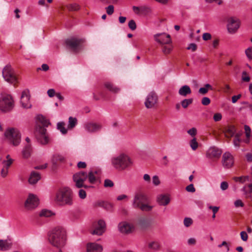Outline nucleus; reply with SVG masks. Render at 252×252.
I'll return each instance as SVG.
<instances>
[{
    "mask_svg": "<svg viewBox=\"0 0 252 252\" xmlns=\"http://www.w3.org/2000/svg\"><path fill=\"white\" fill-rule=\"evenodd\" d=\"M113 167L118 171H123L130 168L133 165V160L127 155L122 153L114 157L111 160Z\"/></svg>",
    "mask_w": 252,
    "mask_h": 252,
    "instance_id": "4",
    "label": "nucleus"
},
{
    "mask_svg": "<svg viewBox=\"0 0 252 252\" xmlns=\"http://www.w3.org/2000/svg\"><path fill=\"white\" fill-rule=\"evenodd\" d=\"M184 225L186 227L190 226L193 223V220L190 218H185L183 221Z\"/></svg>",
    "mask_w": 252,
    "mask_h": 252,
    "instance_id": "42",
    "label": "nucleus"
},
{
    "mask_svg": "<svg viewBox=\"0 0 252 252\" xmlns=\"http://www.w3.org/2000/svg\"><path fill=\"white\" fill-rule=\"evenodd\" d=\"M132 205L134 208L139 209L143 212H150L153 208L150 204L149 197L142 191H138L134 194Z\"/></svg>",
    "mask_w": 252,
    "mask_h": 252,
    "instance_id": "2",
    "label": "nucleus"
},
{
    "mask_svg": "<svg viewBox=\"0 0 252 252\" xmlns=\"http://www.w3.org/2000/svg\"><path fill=\"white\" fill-rule=\"evenodd\" d=\"M222 119V115L220 113H215L213 116V119L215 122H219Z\"/></svg>",
    "mask_w": 252,
    "mask_h": 252,
    "instance_id": "54",
    "label": "nucleus"
},
{
    "mask_svg": "<svg viewBox=\"0 0 252 252\" xmlns=\"http://www.w3.org/2000/svg\"><path fill=\"white\" fill-rule=\"evenodd\" d=\"M221 153L222 151L221 150L216 147H212L207 151L206 156L207 158L213 161H216L220 158Z\"/></svg>",
    "mask_w": 252,
    "mask_h": 252,
    "instance_id": "15",
    "label": "nucleus"
},
{
    "mask_svg": "<svg viewBox=\"0 0 252 252\" xmlns=\"http://www.w3.org/2000/svg\"><path fill=\"white\" fill-rule=\"evenodd\" d=\"M114 183L109 179H105L104 182V186L105 188H111L113 187Z\"/></svg>",
    "mask_w": 252,
    "mask_h": 252,
    "instance_id": "48",
    "label": "nucleus"
},
{
    "mask_svg": "<svg viewBox=\"0 0 252 252\" xmlns=\"http://www.w3.org/2000/svg\"><path fill=\"white\" fill-rule=\"evenodd\" d=\"M157 201L159 205L166 206L170 203V199L168 195L161 194L157 196Z\"/></svg>",
    "mask_w": 252,
    "mask_h": 252,
    "instance_id": "25",
    "label": "nucleus"
},
{
    "mask_svg": "<svg viewBox=\"0 0 252 252\" xmlns=\"http://www.w3.org/2000/svg\"><path fill=\"white\" fill-rule=\"evenodd\" d=\"M54 215L55 214L51 211L46 209L42 210L39 213V216L41 217H50Z\"/></svg>",
    "mask_w": 252,
    "mask_h": 252,
    "instance_id": "39",
    "label": "nucleus"
},
{
    "mask_svg": "<svg viewBox=\"0 0 252 252\" xmlns=\"http://www.w3.org/2000/svg\"><path fill=\"white\" fill-rule=\"evenodd\" d=\"M102 246L97 243L90 242L86 245L87 252H102Z\"/></svg>",
    "mask_w": 252,
    "mask_h": 252,
    "instance_id": "23",
    "label": "nucleus"
},
{
    "mask_svg": "<svg viewBox=\"0 0 252 252\" xmlns=\"http://www.w3.org/2000/svg\"><path fill=\"white\" fill-rule=\"evenodd\" d=\"M186 190L188 192H194L195 191V189L194 187V186L193 184H190L189 186H187L186 188Z\"/></svg>",
    "mask_w": 252,
    "mask_h": 252,
    "instance_id": "53",
    "label": "nucleus"
},
{
    "mask_svg": "<svg viewBox=\"0 0 252 252\" xmlns=\"http://www.w3.org/2000/svg\"><path fill=\"white\" fill-rule=\"evenodd\" d=\"M79 196L80 198L85 199L86 197V191L82 189H80L79 190Z\"/></svg>",
    "mask_w": 252,
    "mask_h": 252,
    "instance_id": "59",
    "label": "nucleus"
},
{
    "mask_svg": "<svg viewBox=\"0 0 252 252\" xmlns=\"http://www.w3.org/2000/svg\"><path fill=\"white\" fill-rule=\"evenodd\" d=\"M208 208L210 210H212L213 212V215H212V218L215 219L216 218V214L218 212L219 210V207L217 206H213L211 205H210L208 206Z\"/></svg>",
    "mask_w": 252,
    "mask_h": 252,
    "instance_id": "44",
    "label": "nucleus"
},
{
    "mask_svg": "<svg viewBox=\"0 0 252 252\" xmlns=\"http://www.w3.org/2000/svg\"><path fill=\"white\" fill-rule=\"evenodd\" d=\"M222 164L224 167L231 168L234 164V159L232 155L229 153H225L222 155Z\"/></svg>",
    "mask_w": 252,
    "mask_h": 252,
    "instance_id": "20",
    "label": "nucleus"
},
{
    "mask_svg": "<svg viewBox=\"0 0 252 252\" xmlns=\"http://www.w3.org/2000/svg\"><path fill=\"white\" fill-rule=\"evenodd\" d=\"M88 178L89 179V181L90 183L94 184L97 178H98L97 176L94 174L93 171H91L88 174Z\"/></svg>",
    "mask_w": 252,
    "mask_h": 252,
    "instance_id": "38",
    "label": "nucleus"
},
{
    "mask_svg": "<svg viewBox=\"0 0 252 252\" xmlns=\"http://www.w3.org/2000/svg\"><path fill=\"white\" fill-rule=\"evenodd\" d=\"M2 77L7 82L13 85L15 87L18 85V77L16 75L11 65L7 64L3 68Z\"/></svg>",
    "mask_w": 252,
    "mask_h": 252,
    "instance_id": "7",
    "label": "nucleus"
},
{
    "mask_svg": "<svg viewBox=\"0 0 252 252\" xmlns=\"http://www.w3.org/2000/svg\"><path fill=\"white\" fill-rule=\"evenodd\" d=\"M132 9L134 13L137 15L143 14L146 15L151 12L150 8L146 6H141L139 7L133 6Z\"/></svg>",
    "mask_w": 252,
    "mask_h": 252,
    "instance_id": "24",
    "label": "nucleus"
},
{
    "mask_svg": "<svg viewBox=\"0 0 252 252\" xmlns=\"http://www.w3.org/2000/svg\"><path fill=\"white\" fill-rule=\"evenodd\" d=\"M94 207H101L107 211H111L113 209V205L112 204L107 202L97 201L94 203Z\"/></svg>",
    "mask_w": 252,
    "mask_h": 252,
    "instance_id": "26",
    "label": "nucleus"
},
{
    "mask_svg": "<svg viewBox=\"0 0 252 252\" xmlns=\"http://www.w3.org/2000/svg\"><path fill=\"white\" fill-rule=\"evenodd\" d=\"M85 131L88 133H94L100 131L102 126L100 123L93 122H87L83 125Z\"/></svg>",
    "mask_w": 252,
    "mask_h": 252,
    "instance_id": "13",
    "label": "nucleus"
},
{
    "mask_svg": "<svg viewBox=\"0 0 252 252\" xmlns=\"http://www.w3.org/2000/svg\"><path fill=\"white\" fill-rule=\"evenodd\" d=\"M30 94L29 90H25L22 93L21 97V104L22 107L25 109L31 108L32 106L30 101Z\"/></svg>",
    "mask_w": 252,
    "mask_h": 252,
    "instance_id": "18",
    "label": "nucleus"
},
{
    "mask_svg": "<svg viewBox=\"0 0 252 252\" xmlns=\"http://www.w3.org/2000/svg\"><path fill=\"white\" fill-rule=\"evenodd\" d=\"M241 238L244 241H247L248 240V234L245 231H242L240 233Z\"/></svg>",
    "mask_w": 252,
    "mask_h": 252,
    "instance_id": "61",
    "label": "nucleus"
},
{
    "mask_svg": "<svg viewBox=\"0 0 252 252\" xmlns=\"http://www.w3.org/2000/svg\"><path fill=\"white\" fill-rule=\"evenodd\" d=\"M32 148L31 144H25L22 152V157L25 159L29 158L32 155Z\"/></svg>",
    "mask_w": 252,
    "mask_h": 252,
    "instance_id": "28",
    "label": "nucleus"
},
{
    "mask_svg": "<svg viewBox=\"0 0 252 252\" xmlns=\"http://www.w3.org/2000/svg\"><path fill=\"white\" fill-rule=\"evenodd\" d=\"M209 90H213V88L211 85L206 84L204 87L200 88L199 89L198 92L199 94L204 95L208 93Z\"/></svg>",
    "mask_w": 252,
    "mask_h": 252,
    "instance_id": "35",
    "label": "nucleus"
},
{
    "mask_svg": "<svg viewBox=\"0 0 252 252\" xmlns=\"http://www.w3.org/2000/svg\"><path fill=\"white\" fill-rule=\"evenodd\" d=\"M212 38V35L210 33L205 32L202 35V38L205 41L210 40Z\"/></svg>",
    "mask_w": 252,
    "mask_h": 252,
    "instance_id": "56",
    "label": "nucleus"
},
{
    "mask_svg": "<svg viewBox=\"0 0 252 252\" xmlns=\"http://www.w3.org/2000/svg\"><path fill=\"white\" fill-rule=\"evenodd\" d=\"M38 204V199L33 194H30L24 203V207L27 210H32L35 208Z\"/></svg>",
    "mask_w": 252,
    "mask_h": 252,
    "instance_id": "14",
    "label": "nucleus"
},
{
    "mask_svg": "<svg viewBox=\"0 0 252 252\" xmlns=\"http://www.w3.org/2000/svg\"><path fill=\"white\" fill-rule=\"evenodd\" d=\"M65 124L64 122H61L57 124V129L60 130L63 134H65L67 132V130L65 127Z\"/></svg>",
    "mask_w": 252,
    "mask_h": 252,
    "instance_id": "36",
    "label": "nucleus"
},
{
    "mask_svg": "<svg viewBox=\"0 0 252 252\" xmlns=\"http://www.w3.org/2000/svg\"><path fill=\"white\" fill-rule=\"evenodd\" d=\"M13 162V159H9L8 160H4L2 161V164H3V167L7 168L9 169V168Z\"/></svg>",
    "mask_w": 252,
    "mask_h": 252,
    "instance_id": "46",
    "label": "nucleus"
},
{
    "mask_svg": "<svg viewBox=\"0 0 252 252\" xmlns=\"http://www.w3.org/2000/svg\"><path fill=\"white\" fill-rule=\"evenodd\" d=\"M88 178V174L84 171H80L76 173L73 176V181L75 183V186L78 188L84 187L87 188V186L84 185V181Z\"/></svg>",
    "mask_w": 252,
    "mask_h": 252,
    "instance_id": "11",
    "label": "nucleus"
},
{
    "mask_svg": "<svg viewBox=\"0 0 252 252\" xmlns=\"http://www.w3.org/2000/svg\"><path fill=\"white\" fill-rule=\"evenodd\" d=\"M12 246V242L9 240H0V251H5L9 250Z\"/></svg>",
    "mask_w": 252,
    "mask_h": 252,
    "instance_id": "29",
    "label": "nucleus"
},
{
    "mask_svg": "<svg viewBox=\"0 0 252 252\" xmlns=\"http://www.w3.org/2000/svg\"><path fill=\"white\" fill-rule=\"evenodd\" d=\"M198 143L195 138H193L190 142V146L192 150L195 151L198 148Z\"/></svg>",
    "mask_w": 252,
    "mask_h": 252,
    "instance_id": "43",
    "label": "nucleus"
},
{
    "mask_svg": "<svg viewBox=\"0 0 252 252\" xmlns=\"http://www.w3.org/2000/svg\"><path fill=\"white\" fill-rule=\"evenodd\" d=\"M5 136L8 138L14 146L18 145L21 142V135L18 129L9 127L4 133Z\"/></svg>",
    "mask_w": 252,
    "mask_h": 252,
    "instance_id": "9",
    "label": "nucleus"
},
{
    "mask_svg": "<svg viewBox=\"0 0 252 252\" xmlns=\"http://www.w3.org/2000/svg\"><path fill=\"white\" fill-rule=\"evenodd\" d=\"M154 40L161 46L163 53L167 55L169 54L173 49V45L171 36L165 32L155 34L154 35Z\"/></svg>",
    "mask_w": 252,
    "mask_h": 252,
    "instance_id": "5",
    "label": "nucleus"
},
{
    "mask_svg": "<svg viewBox=\"0 0 252 252\" xmlns=\"http://www.w3.org/2000/svg\"><path fill=\"white\" fill-rule=\"evenodd\" d=\"M205 1H206V2L208 3H212L214 2H216L219 5L222 4L223 3L222 0H205Z\"/></svg>",
    "mask_w": 252,
    "mask_h": 252,
    "instance_id": "55",
    "label": "nucleus"
},
{
    "mask_svg": "<svg viewBox=\"0 0 252 252\" xmlns=\"http://www.w3.org/2000/svg\"><path fill=\"white\" fill-rule=\"evenodd\" d=\"M67 8L69 11H77L80 9V6L77 3H72L68 5Z\"/></svg>",
    "mask_w": 252,
    "mask_h": 252,
    "instance_id": "41",
    "label": "nucleus"
},
{
    "mask_svg": "<svg viewBox=\"0 0 252 252\" xmlns=\"http://www.w3.org/2000/svg\"><path fill=\"white\" fill-rule=\"evenodd\" d=\"M158 101V96L156 93L154 92H150L147 95L145 105L147 108H152L155 106Z\"/></svg>",
    "mask_w": 252,
    "mask_h": 252,
    "instance_id": "16",
    "label": "nucleus"
},
{
    "mask_svg": "<svg viewBox=\"0 0 252 252\" xmlns=\"http://www.w3.org/2000/svg\"><path fill=\"white\" fill-rule=\"evenodd\" d=\"M220 131L224 134L226 138L230 140L234 135L236 129L234 126L229 125L222 126L220 129Z\"/></svg>",
    "mask_w": 252,
    "mask_h": 252,
    "instance_id": "19",
    "label": "nucleus"
},
{
    "mask_svg": "<svg viewBox=\"0 0 252 252\" xmlns=\"http://www.w3.org/2000/svg\"><path fill=\"white\" fill-rule=\"evenodd\" d=\"M197 130L194 127L191 128L188 131V133L191 136H194L196 134Z\"/></svg>",
    "mask_w": 252,
    "mask_h": 252,
    "instance_id": "62",
    "label": "nucleus"
},
{
    "mask_svg": "<svg viewBox=\"0 0 252 252\" xmlns=\"http://www.w3.org/2000/svg\"><path fill=\"white\" fill-rule=\"evenodd\" d=\"M36 119L38 122L36 127V138L41 144H47L49 142L50 139L45 127H47L50 125V123L48 120L42 115L37 116Z\"/></svg>",
    "mask_w": 252,
    "mask_h": 252,
    "instance_id": "3",
    "label": "nucleus"
},
{
    "mask_svg": "<svg viewBox=\"0 0 252 252\" xmlns=\"http://www.w3.org/2000/svg\"><path fill=\"white\" fill-rule=\"evenodd\" d=\"M9 169L4 167H2L0 171V175L2 178H5L8 173Z\"/></svg>",
    "mask_w": 252,
    "mask_h": 252,
    "instance_id": "51",
    "label": "nucleus"
},
{
    "mask_svg": "<svg viewBox=\"0 0 252 252\" xmlns=\"http://www.w3.org/2000/svg\"><path fill=\"white\" fill-rule=\"evenodd\" d=\"M104 86L108 90L114 93H118L120 90L119 88L116 87L110 82L105 83Z\"/></svg>",
    "mask_w": 252,
    "mask_h": 252,
    "instance_id": "32",
    "label": "nucleus"
},
{
    "mask_svg": "<svg viewBox=\"0 0 252 252\" xmlns=\"http://www.w3.org/2000/svg\"><path fill=\"white\" fill-rule=\"evenodd\" d=\"M118 228L121 233L129 234L132 232L134 229V226L127 222L123 221L119 224Z\"/></svg>",
    "mask_w": 252,
    "mask_h": 252,
    "instance_id": "21",
    "label": "nucleus"
},
{
    "mask_svg": "<svg viewBox=\"0 0 252 252\" xmlns=\"http://www.w3.org/2000/svg\"><path fill=\"white\" fill-rule=\"evenodd\" d=\"M128 27L131 30H135L136 28V25L133 20H131L128 23Z\"/></svg>",
    "mask_w": 252,
    "mask_h": 252,
    "instance_id": "52",
    "label": "nucleus"
},
{
    "mask_svg": "<svg viewBox=\"0 0 252 252\" xmlns=\"http://www.w3.org/2000/svg\"><path fill=\"white\" fill-rule=\"evenodd\" d=\"M220 188L222 190H225L228 188V184L227 182L223 181L221 183Z\"/></svg>",
    "mask_w": 252,
    "mask_h": 252,
    "instance_id": "58",
    "label": "nucleus"
},
{
    "mask_svg": "<svg viewBox=\"0 0 252 252\" xmlns=\"http://www.w3.org/2000/svg\"><path fill=\"white\" fill-rule=\"evenodd\" d=\"M48 240L53 247L61 249L66 244V231L62 226H57L51 230L48 234Z\"/></svg>",
    "mask_w": 252,
    "mask_h": 252,
    "instance_id": "1",
    "label": "nucleus"
},
{
    "mask_svg": "<svg viewBox=\"0 0 252 252\" xmlns=\"http://www.w3.org/2000/svg\"><path fill=\"white\" fill-rule=\"evenodd\" d=\"M94 230L92 233L98 236L102 235L106 228V224L102 220H100L93 224Z\"/></svg>",
    "mask_w": 252,
    "mask_h": 252,
    "instance_id": "17",
    "label": "nucleus"
},
{
    "mask_svg": "<svg viewBox=\"0 0 252 252\" xmlns=\"http://www.w3.org/2000/svg\"><path fill=\"white\" fill-rule=\"evenodd\" d=\"M178 93L181 96H186L191 93V91L189 86L184 85L180 88L179 90Z\"/></svg>",
    "mask_w": 252,
    "mask_h": 252,
    "instance_id": "31",
    "label": "nucleus"
},
{
    "mask_svg": "<svg viewBox=\"0 0 252 252\" xmlns=\"http://www.w3.org/2000/svg\"><path fill=\"white\" fill-rule=\"evenodd\" d=\"M64 161V158L63 156L58 154L53 155L51 159L52 170L53 171L55 170L57 168L59 163L63 162Z\"/></svg>",
    "mask_w": 252,
    "mask_h": 252,
    "instance_id": "22",
    "label": "nucleus"
},
{
    "mask_svg": "<svg viewBox=\"0 0 252 252\" xmlns=\"http://www.w3.org/2000/svg\"><path fill=\"white\" fill-rule=\"evenodd\" d=\"M137 224L142 228H146L151 225V220L147 217H141L137 220Z\"/></svg>",
    "mask_w": 252,
    "mask_h": 252,
    "instance_id": "27",
    "label": "nucleus"
},
{
    "mask_svg": "<svg viewBox=\"0 0 252 252\" xmlns=\"http://www.w3.org/2000/svg\"><path fill=\"white\" fill-rule=\"evenodd\" d=\"M245 53L248 57V58L250 60L252 59V47H249L245 51Z\"/></svg>",
    "mask_w": 252,
    "mask_h": 252,
    "instance_id": "49",
    "label": "nucleus"
},
{
    "mask_svg": "<svg viewBox=\"0 0 252 252\" xmlns=\"http://www.w3.org/2000/svg\"><path fill=\"white\" fill-rule=\"evenodd\" d=\"M192 101L193 100L191 98L185 99L181 101V104L184 108H187L189 105L192 103Z\"/></svg>",
    "mask_w": 252,
    "mask_h": 252,
    "instance_id": "40",
    "label": "nucleus"
},
{
    "mask_svg": "<svg viewBox=\"0 0 252 252\" xmlns=\"http://www.w3.org/2000/svg\"><path fill=\"white\" fill-rule=\"evenodd\" d=\"M148 248L153 251H158L160 248V244L159 242L155 241L148 243Z\"/></svg>",
    "mask_w": 252,
    "mask_h": 252,
    "instance_id": "33",
    "label": "nucleus"
},
{
    "mask_svg": "<svg viewBox=\"0 0 252 252\" xmlns=\"http://www.w3.org/2000/svg\"><path fill=\"white\" fill-rule=\"evenodd\" d=\"M54 200L59 205H72L73 199L71 190L67 187L60 189L56 194Z\"/></svg>",
    "mask_w": 252,
    "mask_h": 252,
    "instance_id": "6",
    "label": "nucleus"
},
{
    "mask_svg": "<svg viewBox=\"0 0 252 252\" xmlns=\"http://www.w3.org/2000/svg\"><path fill=\"white\" fill-rule=\"evenodd\" d=\"M143 178V180L148 184H149L151 183V178L149 174H144Z\"/></svg>",
    "mask_w": 252,
    "mask_h": 252,
    "instance_id": "63",
    "label": "nucleus"
},
{
    "mask_svg": "<svg viewBox=\"0 0 252 252\" xmlns=\"http://www.w3.org/2000/svg\"><path fill=\"white\" fill-rule=\"evenodd\" d=\"M77 124V120L76 118L69 117L68 118V125L67 128L68 129H72L74 128Z\"/></svg>",
    "mask_w": 252,
    "mask_h": 252,
    "instance_id": "34",
    "label": "nucleus"
},
{
    "mask_svg": "<svg viewBox=\"0 0 252 252\" xmlns=\"http://www.w3.org/2000/svg\"><path fill=\"white\" fill-rule=\"evenodd\" d=\"M242 80L244 82H249L250 81V77L246 71H243L242 74Z\"/></svg>",
    "mask_w": 252,
    "mask_h": 252,
    "instance_id": "45",
    "label": "nucleus"
},
{
    "mask_svg": "<svg viewBox=\"0 0 252 252\" xmlns=\"http://www.w3.org/2000/svg\"><path fill=\"white\" fill-rule=\"evenodd\" d=\"M152 182L153 184L156 186H158L160 184V181L159 179V177L157 175H155L153 177Z\"/></svg>",
    "mask_w": 252,
    "mask_h": 252,
    "instance_id": "47",
    "label": "nucleus"
},
{
    "mask_svg": "<svg viewBox=\"0 0 252 252\" xmlns=\"http://www.w3.org/2000/svg\"><path fill=\"white\" fill-rule=\"evenodd\" d=\"M211 102L210 99L207 97H204L202 98L201 103L204 105H208Z\"/></svg>",
    "mask_w": 252,
    "mask_h": 252,
    "instance_id": "57",
    "label": "nucleus"
},
{
    "mask_svg": "<svg viewBox=\"0 0 252 252\" xmlns=\"http://www.w3.org/2000/svg\"><path fill=\"white\" fill-rule=\"evenodd\" d=\"M196 243V240L194 238H190L188 240V244L189 245L194 246Z\"/></svg>",
    "mask_w": 252,
    "mask_h": 252,
    "instance_id": "64",
    "label": "nucleus"
},
{
    "mask_svg": "<svg viewBox=\"0 0 252 252\" xmlns=\"http://www.w3.org/2000/svg\"><path fill=\"white\" fill-rule=\"evenodd\" d=\"M83 40L75 37H71L65 40L66 47L70 51L74 53L79 52L82 49Z\"/></svg>",
    "mask_w": 252,
    "mask_h": 252,
    "instance_id": "10",
    "label": "nucleus"
},
{
    "mask_svg": "<svg viewBox=\"0 0 252 252\" xmlns=\"http://www.w3.org/2000/svg\"><path fill=\"white\" fill-rule=\"evenodd\" d=\"M14 107V101L9 94H2L0 97V110L7 113L11 111Z\"/></svg>",
    "mask_w": 252,
    "mask_h": 252,
    "instance_id": "8",
    "label": "nucleus"
},
{
    "mask_svg": "<svg viewBox=\"0 0 252 252\" xmlns=\"http://www.w3.org/2000/svg\"><path fill=\"white\" fill-rule=\"evenodd\" d=\"M240 26V21L236 17H230L227 20V28L229 33H235Z\"/></svg>",
    "mask_w": 252,
    "mask_h": 252,
    "instance_id": "12",
    "label": "nucleus"
},
{
    "mask_svg": "<svg viewBox=\"0 0 252 252\" xmlns=\"http://www.w3.org/2000/svg\"><path fill=\"white\" fill-rule=\"evenodd\" d=\"M106 12L108 15H111L114 12V6L112 5H109L106 8Z\"/></svg>",
    "mask_w": 252,
    "mask_h": 252,
    "instance_id": "60",
    "label": "nucleus"
},
{
    "mask_svg": "<svg viewBox=\"0 0 252 252\" xmlns=\"http://www.w3.org/2000/svg\"><path fill=\"white\" fill-rule=\"evenodd\" d=\"M41 178L40 175L35 172L32 171L29 178V182L31 185L35 184Z\"/></svg>",
    "mask_w": 252,
    "mask_h": 252,
    "instance_id": "30",
    "label": "nucleus"
},
{
    "mask_svg": "<svg viewBox=\"0 0 252 252\" xmlns=\"http://www.w3.org/2000/svg\"><path fill=\"white\" fill-rule=\"evenodd\" d=\"M244 129L245 130L246 137L247 138L249 139L251 136V128L249 126L245 125L244 126Z\"/></svg>",
    "mask_w": 252,
    "mask_h": 252,
    "instance_id": "50",
    "label": "nucleus"
},
{
    "mask_svg": "<svg viewBox=\"0 0 252 252\" xmlns=\"http://www.w3.org/2000/svg\"><path fill=\"white\" fill-rule=\"evenodd\" d=\"M233 180L235 182L244 183L246 181H249L250 180V177L249 176L235 177H234Z\"/></svg>",
    "mask_w": 252,
    "mask_h": 252,
    "instance_id": "37",
    "label": "nucleus"
}]
</instances>
